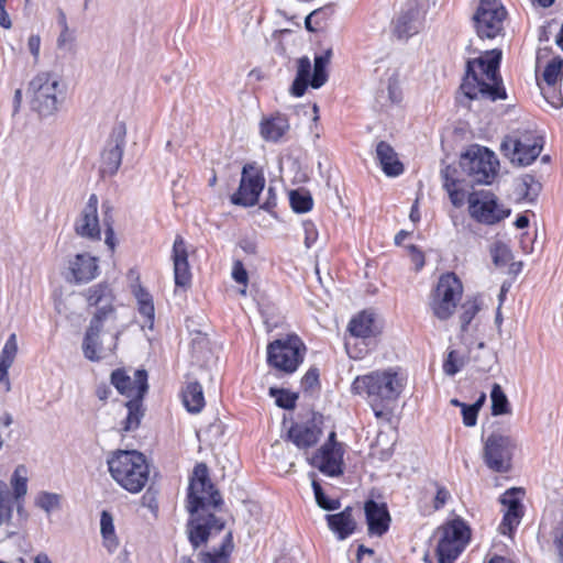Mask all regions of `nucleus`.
I'll return each instance as SVG.
<instances>
[{"label":"nucleus","mask_w":563,"mask_h":563,"mask_svg":"<svg viewBox=\"0 0 563 563\" xmlns=\"http://www.w3.org/2000/svg\"><path fill=\"white\" fill-rule=\"evenodd\" d=\"M388 404V401H378L375 406L369 405L377 419L389 420V411L386 409Z\"/></svg>","instance_id":"nucleus-57"},{"label":"nucleus","mask_w":563,"mask_h":563,"mask_svg":"<svg viewBox=\"0 0 563 563\" xmlns=\"http://www.w3.org/2000/svg\"><path fill=\"white\" fill-rule=\"evenodd\" d=\"M519 493V489L511 488L500 497V503L505 506L506 510L498 529L504 536H511L521 521L523 509L518 497Z\"/></svg>","instance_id":"nucleus-22"},{"label":"nucleus","mask_w":563,"mask_h":563,"mask_svg":"<svg viewBox=\"0 0 563 563\" xmlns=\"http://www.w3.org/2000/svg\"><path fill=\"white\" fill-rule=\"evenodd\" d=\"M437 555L440 563H452L463 551L470 538L462 520H453L439 529Z\"/></svg>","instance_id":"nucleus-13"},{"label":"nucleus","mask_w":563,"mask_h":563,"mask_svg":"<svg viewBox=\"0 0 563 563\" xmlns=\"http://www.w3.org/2000/svg\"><path fill=\"white\" fill-rule=\"evenodd\" d=\"M100 531L104 548L109 553H113L119 547V540L115 534L113 518L111 514L106 510L101 512Z\"/></svg>","instance_id":"nucleus-36"},{"label":"nucleus","mask_w":563,"mask_h":563,"mask_svg":"<svg viewBox=\"0 0 563 563\" xmlns=\"http://www.w3.org/2000/svg\"><path fill=\"white\" fill-rule=\"evenodd\" d=\"M18 354V340L16 334L12 333L8 338L2 351L0 353V382L4 383L7 389L10 388L8 371L12 366Z\"/></svg>","instance_id":"nucleus-32"},{"label":"nucleus","mask_w":563,"mask_h":563,"mask_svg":"<svg viewBox=\"0 0 563 563\" xmlns=\"http://www.w3.org/2000/svg\"><path fill=\"white\" fill-rule=\"evenodd\" d=\"M288 119L283 114L264 118L260 124L261 136L268 142H278L289 130Z\"/></svg>","instance_id":"nucleus-30"},{"label":"nucleus","mask_w":563,"mask_h":563,"mask_svg":"<svg viewBox=\"0 0 563 563\" xmlns=\"http://www.w3.org/2000/svg\"><path fill=\"white\" fill-rule=\"evenodd\" d=\"M376 158L387 176H399L404 172V166L398 159L397 153L384 141H380L376 146Z\"/></svg>","instance_id":"nucleus-29"},{"label":"nucleus","mask_w":563,"mask_h":563,"mask_svg":"<svg viewBox=\"0 0 563 563\" xmlns=\"http://www.w3.org/2000/svg\"><path fill=\"white\" fill-rule=\"evenodd\" d=\"M305 353L306 346L302 341L297 335H289L268 344L267 362L285 374H292L302 363Z\"/></svg>","instance_id":"nucleus-8"},{"label":"nucleus","mask_w":563,"mask_h":563,"mask_svg":"<svg viewBox=\"0 0 563 563\" xmlns=\"http://www.w3.org/2000/svg\"><path fill=\"white\" fill-rule=\"evenodd\" d=\"M364 510L368 532L375 536H383L388 530L390 522V516L386 505L368 500L365 503Z\"/></svg>","instance_id":"nucleus-26"},{"label":"nucleus","mask_w":563,"mask_h":563,"mask_svg":"<svg viewBox=\"0 0 563 563\" xmlns=\"http://www.w3.org/2000/svg\"><path fill=\"white\" fill-rule=\"evenodd\" d=\"M416 7H411L406 11H401L395 21V34L398 38H408L417 34L423 24V0L417 2Z\"/></svg>","instance_id":"nucleus-24"},{"label":"nucleus","mask_w":563,"mask_h":563,"mask_svg":"<svg viewBox=\"0 0 563 563\" xmlns=\"http://www.w3.org/2000/svg\"><path fill=\"white\" fill-rule=\"evenodd\" d=\"M107 464L113 481L131 494L142 492L148 482V464L137 451H114L108 456Z\"/></svg>","instance_id":"nucleus-3"},{"label":"nucleus","mask_w":563,"mask_h":563,"mask_svg":"<svg viewBox=\"0 0 563 563\" xmlns=\"http://www.w3.org/2000/svg\"><path fill=\"white\" fill-rule=\"evenodd\" d=\"M312 488L316 501L320 508L325 510H335L340 508V501L338 499L328 498L324 495L321 485L314 479L312 481Z\"/></svg>","instance_id":"nucleus-43"},{"label":"nucleus","mask_w":563,"mask_h":563,"mask_svg":"<svg viewBox=\"0 0 563 563\" xmlns=\"http://www.w3.org/2000/svg\"><path fill=\"white\" fill-rule=\"evenodd\" d=\"M264 186L265 178L262 172L254 165H245L242 169L239 189L231 197L232 203L244 207L256 205Z\"/></svg>","instance_id":"nucleus-16"},{"label":"nucleus","mask_w":563,"mask_h":563,"mask_svg":"<svg viewBox=\"0 0 563 563\" xmlns=\"http://www.w3.org/2000/svg\"><path fill=\"white\" fill-rule=\"evenodd\" d=\"M173 262L175 284L179 287H186L190 284L191 273L188 263V254L185 241L177 236L173 245Z\"/></svg>","instance_id":"nucleus-25"},{"label":"nucleus","mask_w":563,"mask_h":563,"mask_svg":"<svg viewBox=\"0 0 563 563\" xmlns=\"http://www.w3.org/2000/svg\"><path fill=\"white\" fill-rule=\"evenodd\" d=\"M464 365L463 358L454 350L450 351L443 362V372L449 375H455Z\"/></svg>","instance_id":"nucleus-44"},{"label":"nucleus","mask_w":563,"mask_h":563,"mask_svg":"<svg viewBox=\"0 0 563 563\" xmlns=\"http://www.w3.org/2000/svg\"><path fill=\"white\" fill-rule=\"evenodd\" d=\"M490 400H492V415L493 416H501L510 413V405L506 394L504 393L501 386L495 383L492 387L490 391Z\"/></svg>","instance_id":"nucleus-38"},{"label":"nucleus","mask_w":563,"mask_h":563,"mask_svg":"<svg viewBox=\"0 0 563 563\" xmlns=\"http://www.w3.org/2000/svg\"><path fill=\"white\" fill-rule=\"evenodd\" d=\"M539 88L544 99L555 109H559L563 106V98L561 93L558 91L556 87L549 89L548 86L543 84H539Z\"/></svg>","instance_id":"nucleus-45"},{"label":"nucleus","mask_w":563,"mask_h":563,"mask_svg":"<svg viewBox=\"0 0 563 563\" xmlns=\"http://www.w3.org/2000/svg\"><path fill=\"white\" fill-rule=\"evenodd\" d=\"M349 331L355 338L367 339L380 333V325L377 316L364 310L355 316L349 323Z\"/></svg>","instance_id":"nucleus-27"},{"label":"nucleus","mask_w":563,"mask_h":563,"mask_svg":"<svg viewBox=\"0 0 563 563\" xmlns=\"http://www.w3.org/2000/svg\"><path fill=\"white\" fill-rule=\"evenodd\" d=\"M553 548L563 563V520L554 528L553 533Z\"/></svg>","instance_id":"nucleus-50"},{"label":"nucleus","mask_w":563,"mask_h":563,"mask_svg":"<svg viewBox=\"0 0 563 563\" xmlns=\"http://www.w3.org/2000/svg\"><path fill=\"white\" fill-rule=\"evenodd\" d=\"M308 461L325 475L336 476L342 473L343 450L341 444L335 441L334 431L330 432L327 443Z\"/></svg>","instance_id":"nucleus-17"},{"label":"nucleus","mask_w":563,"mask_h":563,"mask_svg":"<svg viewBox=\"0 0 563 563\" xmlns=\"http://www.w3.org/2000/svg\"><path fill=\"white\" fill-rule=\"evenodd\" d=\"M515 442L510 437L490 434L484 444L483 459L487 467L497 473L511 470Z\"/></svg>","instance_id":"nucleus-15"},{"label":"nucleus","mask_w":563,"mask_h":563,"mask_svg":"<svg viewBox=\"0 0 563 563\" xmlns=\"http://www.w3.org/2000/svg\"><path fill=\"white\" fill-rule=\"evenodd\" d=\"M221 504L219 492L210 483L207 466L205 464L196 465L188 487L187 510L195 515L209 507L218 508Z\"/></svg>","instance_id":"nucleus-7"},{"label":"nucleus","mask_w":563,"mask_h":563,"mask_svg":"<svg viewBox=\"0 0 563 563\" xmlns=\"http://www.w3.org/2000/svg\"><path fill=\"white\" fill-rule=\"evenodd\" d=\"M329 528L336 534L338 539L344 540L351 536L355 528L356 522L352 517V509L346 507L343 511L334 515H327L325 517Z\"/></svg>","instance_id":"nucleus-31"},{"label":"nucleus","mask_w":563,"mask_h":563,"mask_svg":"<svg viewBox=\"0 0 563 563\" xmlns=\"http://www.w3.org/2000/svg\"><path fill=\"white\" fill-rule=\"evenodd\" d=\"M14 498V496L11 495L8 485L5 482L0 481V500H7Z\"/></svg>","instance_id":"nucleus-64"},{"label":"nucleus","mask_w":563,"mask_h":563,"mask_svg":"<svg viewBox=\"0 0 563 563\" xmlns=\"http://www.w3.org/2000/svg\"><path fill=\"white\" fill-rule=\"evenodd\" d=\"M321 437V429L316 423H296L288 431V438L300 450L313 446Z\"/></svg>","instance_id":"nucleus-28"},{"label":"nucleus","mask_w":563,"mask_h":563,"mask_svg":"<svg viewBox=\"0 0 563 563\" xmlns=\"http://www.w3.org/2000/svg\"><path fill=\"white\" fill-rule=\"evenodd\" d=\"M449 497H450V494L445 488H443V487L439 488L437 492V495H435V499H434V507L437 509H439L440 507L444 506V504L448 501Z\"/></svg>","instance_id":"nucleus-60"},{"label":"nucleus","mask_w":563,"mask_h":563,"mask_svg":"<svg viewBox=\"0 0 563 563\" xmlns=\"http://www.w3.org/2000/svg\"><path fill=\"white\" fill-rule=\"evenodd\" d=\"M181 397L185 408L191 413L200 412L206 405L202 387L198 382L188 383L183 389Z\"/></svg>","instance_id":"nucleus-34"},{"label":"nucleus","mask_w":563,"mask_h":563,"mask_svg":"<svg viewBox=\"0 0 563 563\" xmlns=\"http://www.w3.org/2000/svg\"><path fill=\"white\" fill-rule=\"evenodd\" d=\"M443 187L449 194L450 200L454 207H461L464 203V192L457 188L456 181L443 183Z\"/></svg>","instance_id":"nucleus-47"},{"label":"nucleus","mask_w":563,"mask_h":563,"mask_svg":"<svg viewBox=\"0 0 563 563\" xmlns=\"http://www.w3.org/2000/svg\"><path fill=\"white\" fill-rule=\"evenodd\" d=\"M107 229H106V244L113 250L114 249V231L108 222H106Z\"/></svg>","instance_id":"nucleus-61"},{"label":"nucleus","mask_w":563,"mask_h":563,"mask_svg":"<svg viewBox=\"0 0 563 563\" xmlns=\"http://www.w3.org/2000/svg\"><path fill=\"white\" fill-rule=\"evenodd\" d=\"M89 306L97 307L82 341V353L91 362L100 361L117 349L121 330L111 328L117 320L113 295L108 285L98 284L86 291Z\"/></svg>","instance_id":"nucleus-1"},{"label":"nucleus","mask_w":563,"mask_h":563,"mask_svg":"<svg viewBox=\"0 0 563 563\" xmlns=\"http://www.w3.org/2000/svg\"><path fill=\"white\" fill-rule=\"evenodd\" d=\"M240 246L242 247V250L244 252H246L247 254H255L256 253V245L254 242L252 241H249V240H242L240 242Z\"/></svg>","instance_id":"nucleus-63"},{"label":"nucleus","mask_w":563,"mask_h":563,"mask_svg":"<svg viewBox=\"0 0 563 563\" xmlns=\"http://www.w3.org/2000/svg\"><path fill=\"white\" fill-rule=\"evenodd\" d=\"M35 506L49 514L60 506V496L54 493L42 492L35 498Z\"/></svg>","instance_id":"nucleus-42"},{"label":"nucleus","mask_w":563,"mask_h":563,"mask_svg":"<svg viewBox=\"0 0 563 563\" xmlns=\"http://www.w3.org/2000/svg\"><path fill=\"white\" fill-rule=\"evenodd\" d=\"M27 48L30 53L33 55L35 62L38 60L40 57V48H41V37L37 34H33L27 40Z\"/></svg>","instance_id":"nucleus-55"},{"label":"nucleus","mask_w":563,"mask_h":563,"mask_svg":"<svg viewBox=\"0 0 563 563\" xmlns=\"http://www.w3.org/2000/svg\"><path fill=\"white\" fill-rule=\"evenodd\" d=\"M224 530V521L214 515H198L188 523L189 541L195 549L206 543L208 540L220 534Z\"/></svg>","instance_id":"nucleus-18"},{"label":"nucleus","mask_w":563,"mask_h":563,"mask_svg":"<svg viewBox=\"0 0 563 563\" xmlns=\"http://www.w3.org/2000/svg\"><path fill=\"white\" fill-rule=\"evenodd\" d=\"M388 93L389 98L393 102H396L400 98V92L398 89V80L397 78H390L388 84Z\"/></svg>","instance_id":"nucleus-59"},{"label":"nucleus","mask_w":563,"mask_h":563,"mask_svg":"<svg viewBox=\"0 0 563 563\" xmlns=\"http://www.w3.org/2000/svg\"><path fill=\"white\" fill-rule=\"evenodd\" d=\"M490 255L497 267H505L512 260L509 246L500 241L493 243L490 246Z\"/></svg>","instance_id":"nucleus-41"},{"label":"nucleus","mask_w":563,"mask_h":563,"mask_svg":"<svg viewBox=\"0 0 563 563\" xmlns=\"http://www.w3.org/2000/svg\"><path fill=\"white\" fill-rule=\"evenodd\" d=\"M463 294V285L454 273L443 274L431 295L430 308L440 320L449 319Z\"/></svg>","instance_id":"nucleus-10"},{"label":"nucleus","mask_w":563,"mask_h":563,"mask_svg":"<svg viewBox=\"0 0 563 563\" xmlns=\"http://www.w3.org/2000/svg\"><path fill=\"white\" fill-rule=\"evenodd\" d=\"M98 202L97 195H90L74 225L77 235L90 241L101 240Z\"/></svg>","instance_id":"nucleus-20"},{"label":"nucleus","mask_w":563,"mask_h":563,"mask_svg":"<svg viewBox=\"0 0 563 563\" xmlns=\"http://www.w3.org/2000/svg\"><path fill=\"white\" fill-rule=\"evenodd\" d=\"M331 56V49H327L323 54L317 55L314 57L312 75L309 57L302 56L298 58L296 78L290 87V93L294 97H301L305 95L309 85L314 89L322 87L328 80L327 66L330 63Z\"/></svg>","instance_id":"nucleus-9"},{"label":"nucleus","mask_w":563,"mask_h":563,"mask_svg":"<svg viewBox=\"0 0 563 563\" xmlns=\"http://www.w3.org/2000/svg\"><path fill=\"white\" fill-rule=\"evenodd\" d=\"M321 13H328L329 15H333L334 14L333 5L332 4L324 5L322 8H319L317 10L312 11L309 15H307V18L305 20V25L308 31H310V32L316 31V27L312 26V21H316L321 15Z\"/></svg>","instance_id":"nucleus-48"},{"label":"nucleus","mask_w":563,"mask_h":563,"mask_svg":"<svg viewBox=\"0 0 563 563\" xmlns=\"http://www.w3.org/2000/svg\"><path fill=\"white\" fill-rule=\"evenodd\" d=\"M135 297L137 300L139 312L144 318L142 328L153 329L154 319H155V309L153 303L152 296L145 291L143 288H139L135 291Z\"/></svg>","instance_id":"nucleus-35"},{"label":"nucleus","mask_w":563,"mask_h":563,"mask_svg":"<svg viewBox=\"0 0 563 563\" xmlns=\"http://www.w3.org/2000/svg\"><path fill=\"white\" fill-rule=\"evenodd\" d=\"M233 549L231 532H227L218 549L208 552H200L198 560L200 563H230V554Z\"/></svg>","instance_id":"nucleus-33"},{"label":"nucleus","mask_w":563,"mask_h":563,"mask_svg":"<svg viewBox=\"0 0 563 563\" xmlns=\"http://www.w3.org/2000/svg\"><path fill=\"white\" fill-rule=\"evenodd\" d=\"M411 255V261L415 263L416 268L420 269L424 265V255L421 251L418 250L416 245L408 246Z\"/></svg>","instance_id":"nucleus-58"},{"label":"nucleus","mask_w":563,"mask_h":563,"mask_svg":"<svg viewBox=\"0 0 563 563\" xmlns=\"http://www.w3.org/2000/svg\"><path fill=\"white\" fill-rule=\"evenodd\" d=\"M125 145V130L123 128L115 129L102 152L101 167L102 175H114L122 163L123 150Z\"/></svg>","instance_id":"nucleus-21"},{"label":"nucleus","mask_w":563,"mask_h":563,"mask_svg":"<svg viewBox=\"0 0 563 563\" xmlns=\"http://www.w3.org/2000/svg\"><path fill=\"white\" fill-rule=\"evenodd\" d=\"M0 25L3 29H10L12 26L11 19L5 10V8L0 9Z\"/></svg>","instance_id":"nucleus-62"},{"label":"nucleus","mask_w":563,"mask_h":563,"mask_svg":"<svg viewBox=\"0 0 563 563\" xmlns=\"http://www.w3.org/2000/svg\"><path fill=\"white\" fill-rule=\"evenodd\" d=\"M14 498L0 500V523L9 522L12 518Z\"/></svg>","instance_id":"nucleus-53"},{"label":"nucleus","mask_w":563,"mask_h":563,"mask_svg":"<svg viewBox=\"0 0 563 563\" xmlns=\"http://www.w3.org/2000/svg\"><path fill=\"white\" fill-rule=\"evenodd\" d=\"M291 208L295 212L303 213L311 210L313 201L308 191L292 190L289 195Z\"/></svg>","instance_id":"nucleus-40"},{"label":"nucleus","mask_w":563,"mask_h":563,"mask_svg":"<svg viewBox=\"0 0 563 563\" xmlns=\"http://www.w3.org/2000/svg\"><path fill=\"white\" fill-rule=\"evenodd\" d=\"M460 165L471 181L489 185L497 175L499 162L487 147L473 145L461 156Z\"/></svg>","instance_id":"nucleus-6"},{"label":"nucleus","mask_w":563,"mask_h":563,"mask_svg":"<svg viewBox=\"0 0 563 563\" xmlns=\"http://www.w3.org/2000/svg\"><path fill=\"white\" fill-rule=\"evenodd\" d=\"M503 147L505 150L511 147L509 157L512 163L527 166L540 155L543 147V140L539 136L523 134L517 140L505 142Z\"/></svg>","instance_id":"nucleus-19"},{"label":"nucleus","mask_w":563,"mask_h":563,"mask_svg":"<svg viewBox=\"0 0 563 563\" xmlns=\"http://www.w3.org/2000/svg\"><path fill=\"white\" fill-rule=\"evenodd\" d=\"M462 308H463V312L461 313L460 319H461L462 330H465V328L471 323V321L477 313L478 307L476 306L475 302H466L463 305Z\"/></svg>","instance_id":"nucleus-49"},{"label":"nucleus","mask_w":563,"mask_h":563,"mask_svg":"<svg viewBox=\"0 0 563 563\" xmlns=\"http://www.w3.org/2000/svg\"><path fill=\"white\" fill-rule=\"evenodd\" d=\"M468 213L478 223L494 225L510 216L511 210L499 201L489 190H479L470 194Z\"/></svg>","instance_id":"nucleus-11"},{"label":"nucleus","mask_w":563,"mask_h":563,"mask_svg":"<svg viewBox=\"0 0 563 563\" xmlns=\"http://www.w3.org/2000/svg\"><path fill=\"white\" fill-rule=\"evenodd\" d=\"M319 382V371L317 368H310L302 378V385L306 388L314 387Z\"/></svg>","instance_id":"nucleus-56"},{"label":"nucleus","mask_w":563,"mask_h":563,"mask_svg":"<svg viewBox=\"0 0 563 563\" xmlns=\"http://www.w3.org/2000/svg\"><path fill=\"white\" fill-rule=\"evenodd\" d=\"M111 384L117 390L130 398L125 402L128 410L123 421L122 431L129 432L135 430L143 417L142 399L147 390V374L143 369L134 372V376H129L123 369H115L111 374Z\"/></svg>","instance_id":"nucleus-4"},{"label":"nucleus","mask_w":563,"mask_h":563,"mask_svg":"<svg viewBox=\"0 0 563 563\" xmlns=\"http://www.w3.org/2000/svg\"><path fill=\"white\" fill-rule=\"evenodd\" d=\"M500 59L501 51L493 49L467 62L461 89L468 99H506V90L498 73Z\"/></svg>","instance_id":"nucleus-2"},{"label":"nucleus","mask_w":563,"mask_h":563,"mask_svg":"<svg viewBox=\"0 0 563 563\" xmlns=\"http://www.w3.org/2000/svg\"><path fill=\"white\" fill-rule=\"evenodd\" d=\"M478 410L472 405H463L462 416L463 423L466 427H474L477 422Z\"/></svg>","instance_id":"nucleus-51"},{"label":"nucleus","mask_w":563,"mask_h":563,"mask_svg":"<svg viewBox=\"0 0 563 563\" xmlns=\"http://www.w3.org/2000/svg\"><path fill=\"white\" fill-rule=\"evenodd\" d=\"M563 73V60L560 58H553L545 67L542 74V80L538 81L539 84H543L548 86L549 89L556 87L558 84L562 79Z\"/></svg>","instance_id":"nucleus-37"},{"label":"nucleus","mask_w":563,"mask_h":563,"mask_svg":"<svg viewBox=\"0 0 563 563\" xmlns=\"http://www.w3.org/2000/svg\"><path fill=\"white\" fill-rule=\"evenodd\" d=\"M10 484L13 489L14 500L23 499L27 493V470L24 465L15 467Z\"/></svg>","instance_id":"nucleus-39"},{"label":"nucleus","mask_w":563,"mask_h":563,"mask_svg":"<svg viewBox=\"0 0 563 563\" xmlns=\"http://www.w3.org/2000/svg\"><path fill=\"white\" fill-rule=\"evenodd\" d=\"M269 394L276 396V404L280 408L291 409L295 407L296 398L283 389L271 388Z\"/></svg>","instance_id":"nucleus-46"},{"label":"nucleus","mask_w":563,"mask_h":563,"mask_svg":"<svg viewBox=\"0 0 563 563\" xmlns=\"http://www.w3.org/2000/svg\"><path fill=\"white\" fill-rule=\"evenodd\" d=\"M232 277L233 279L242 285H246L249 280L247 272L244 268L241 261H235L232 268Z\"/></svg>","instance_id":"nucleus-52"},{"label":"nucleus","mask_w":563,"mask_h":563,"mask_svg":"<svg viewBox=\"0 0 563 563\" xmlns=\"http://www.w3.org/2000/svg\"><path fill=\"white\" fill-rule=\"evenodd\" d=\"M401 379L391 369L373 372L358 376L352 384V390L358 395H365L369 405L378 401H393L401 393Z\"/></svg>","instance_id":"nucleus-5"},{"label":"nucleus","mask_w":563,"mask_h":563,"mask_svg":"<svg viewBox=\"0 0 563 563\" xmlns=\"http://www.w3.org/2000/svg\"><path fill=\"white\" fill-rule=\"evenodd\" d=\"M73 42L74 36L70 33L68 26H65L57 38V45L59 48H70Z\"/></svg>","instance_id":"nucleus-54"},{"label":"nucleus","mask_w":563,"mask_h":563,"mask_svg":"<svg viewBox=\"0 0 563 563\" xmlns=\"http://www.w3.org/2000/svg\"><path fill=\"white\" fill-rule=\"evenodd\" d=\"M58 86L59 81L49 73H41L30 81L31 106L40 115L48 117L57 111Z\"/></svg>","instance_id":"nucleus-12"},{"label":"nucleus","mask_w":563,"mask_h":563,"mask_svg":"<svg viewBox=\"0 0 563 563\" xmlns=\"http://www.w3.org/2000/svg\"><path fill=\"white\" fill-rule=\"evenodd\" d=\"M507 12L499 0H481L474 15L476 33L481 38H495L504 30Z\"/></svg>","instance_id":"nucleus-14"},{"label":"nucleus","mask_w":563,"mask_h":563,"mask_svg":"<svg viewBox=\"0 0 563 563\" xmlns=\"http://www.w3.org/2000/svg\"><path fill=\"white\" fill-rule=\"evenodd\" d=\"M68 271L71 282L76 284H86L99 275L98 257L88 253L76 254L68 261Z\"/></svg>","instance_id":"nucleus-23"}]
</instances>
